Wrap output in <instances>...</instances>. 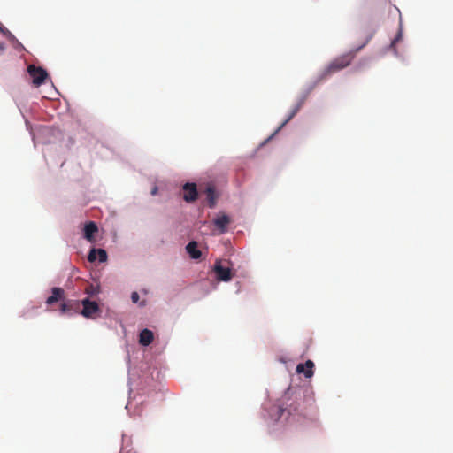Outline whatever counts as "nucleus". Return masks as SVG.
I'll return each instance as SVG.
<instances>
[{
    "mask_svg": "<svg viewBox=\"0 0 453 453\" xmlns=\"http://www.w3.org/2000/svg\"><path fill=\"white\" fill-rule=\"evenodd\" d=\"M373 33H369L366 35L365 42L359 47L351 50L350 51L342 54L334 58L333 61H331L325 70V74L330 75L349 66L352 60L354 59V58L356 57V54L370 42Z\"/></svg>",
    "mask_w": 453,
    "mask_h": 453,
    "instance_id": "f257e3e1",
    "label": "nucleus"
},
{
    "mask_svg": "<svg viewBox=\"0 0 453 453\" xmlns=\"http://www.w3.org/2000/svg\"><path fill=\"white\" fill-rule=\"evenodd\" d=\"M27 73L32 78V81L35 87H40L45 82L48 78V73L46 70L35 65H29L27 66Z\"/></svg>",
    "mask_w": 453,
    "mask_h": 453,
    "instance_id": "f03ea898",
    "label": "nucleus"
},
{
    "mask_svg": "<svg viewBox=\"0 0 453 453\" xmlns=\"http://www.w3.org/2000/svg\"><path fill=\"white\" fill-rule=\"evenodd\" d=\"M83 306L81 314L87 319H95L100 312L99 306L96 302L85 298L81 301Z\"/></svg>",
    "mask_w": 453,
    "mask_h": 453,
    "instance_id": "7ed1b4c3",
    "label": "nucleus"
},
{
    "mask_svg": "<svg viewBox=\"0 0 453 453\" xmlns=\"http://www.w3.org/2000/svg\"><path fill=\"white\" fill-rule=\"evenodd\" d=\"M214 272L217 279L221 281H229L233 278V273L229 267L222 265L220 261H217L214 265Z\"/></svg>",
    "mask_w": 453,
    "mask_h": 453,
    "instance_id": "20e7f679",
    "label": "nucleus"
},
{
    "mask_svg": "<svg viewBox=\"0 0 453 453\" xmlns=\"http://www.w3.org/2000/svg\"><path fill=\"white\" fill-rule=\"evenodd\" d=\"M198 192L195 183H186L183 186V199L187 203L195 202L197 199Z\"/></svg>",
    "mask_w": 453,
    "mask_h": 453,
    "instance_id": "39448f33",
    "label": "nucleus"
},
{
    "mask_svg": "<svg viewBox=\"0 0 453 453\" xmlns=\"http://www.w3.org/2000/svg\"><path fill=\"white\" fill-rule=\"evenodd\" d=\"M314 363L311 360H307L304 364H298L296 368V373H303L304 377L309 379L313 376Z\"/></svg>",
    "mask_w": 453,
    "mask_h": 453,
    "instance_id": "423d86ee",
    "label": "nucleus"
},
{
    "mask_svg": "<svg viewBox=\"0 0 453 453\" xmlns=\"http://www.w3.org/2000/svg\"><path fill=\"white\" fill-rule=\"evenodd\" d=\"M229 223L230 218L226 214H222L221 216H219L213 220V224L216 226V228L219 229V234H224L227 231V226Z\"/></svg>",
    "mask_w": 453,
    "mask_h": 453,
    "instance_id": "0eeeda50",
    "label": "nucleus"
},
{
    "mask_svg": "<svg viewBox=\"0 0 453 453\" xmlns=\"http://www.w3.org/2000/svg\"><path fill=\"white\" fill-rule=\"evenodd\" d=\"M65 299V291L61 288L55 287L51 289V296H49L46 300V303L48 305H52L53 303L58 301H64Z\"/></svg>",
    "mask_w": 453,
    "mask_h": 453,
    "instance_id": "6e6552de",
    "label": "nucleus"
},
{
    "mask_svg": "<svg viewBox=\"0 0 453 453\" xmlns=\"http://www.w3.org/2000/svg\"><path fill=\"white\" fill-rule=\"evenodd\" d=\"M80 307L79 302L75 300H66L63 301L60 305V312L62 314L69 313L73 311H77Z\"/></svg>",
    "mask_w": 453,
    "mask_h": 453,
    "instance_id": "1a4fd4ad",
    "label": "nucleus"
},
{
    "mask_svg": "<svg viewBox=\"0 0 453 453\" xmlns=\"http://www.w3.org/2000/svg\"><path fill=\"white\" fill-rule=\"evenodd\" d=\"M153 339H154V334H153L152 331H150L149 329H143L141 331L140 335H139L140 344H142L143 346H148L152 342Z\"/></svg>",
    "mask_w": 453,
    "mask_h": 453,
    "instance_id": "9d476101",
    "label": "nucleus"
},
{
    "mask_svg": "<svg viewBox=\"0 0 453 453\" xmlns=\"http://www.w3.org/2000/svg\"><path fill=\"white\" fill-rule=\"evenodd\" d=\"M98 228L95 222L90 221L85 225L84 227V237L88 241H92L94 234L97 232Z\"/></svg>",
    "mask_w": 453,
    "mask_h": 453,
    "instance_id": "9b49d317",
    "label": "nucleus"
},
{
    "mask_svg": "<svg viewBox=\"0 0 453 453\" xmlns=\"http://www.w3.org/2000/svg\"><path fill=\"white\" fill-rule=\"evenodd\" d=\"M187 252L193 259H199L202 256L201 251L197 249V242L195 241L190 242L186 246Z\"/></svg>",
    "mask_w": 453,
    "mask_h": 453,
    "instance_id": "f8f14e48",
    "label": "nucleus"
},
{
    "mask_svg": "<svg viewBox=\"0 0 453 453\" xmlns=\"http://www.w3.org/2000/svg\"><path fill=\"white\" fill-rule=\"evenodd\" d=\"M303 104V100L299 101L295 107L292 109L291 112L288 116V118L281 123V125L277 128V130L274 132L273 135L277 134L288 121H290L296 114L299 111L302 105Z\"/></svg>",
    "mask_w": 453,
    "mask_h": 453,
    "instance_id": "ddd939ff",
    "label": "nucleus"
},
{
    "mask_svg": "<svg viewBox=\"0 0 453 453\" xmlns=\"http://www.w3.org/2000/svg\"><path fill=\"white\" fill-rule=\"evenodd\" d=\"M205 193H206V196H207V200H208L210 208H213L216 204V200H217L214 187L211 186V185L207 186V188L205 189Z\"/></svg>",
    "mask_w": 453,
    "mask_h": 453,
    "instance_id": "4468645a",
    "label": "nucleus"
},
{
    "mask_svg": "<svg viewBox=\"0 0 453 453\" xmlns=\"http://www.w3.org/2000/svg\"><path fill=\"white\" fill-rule=\"evenodd\" d=\"M97 259L99 262H105L107 260V253L103 249H97Z\"/></svg>",
    "mask_w": 453,
    "mask_h": 453,
    "instance_id": "2eb2a0df",
    "label": "nucleus"
},
{
    "mask_svg": "<svg viewBox=\"0 0 453 453\" xmlns=\"http://www.w3.org/2000/svg\"><path fill=\"white\" fill-rule=\"evenodd\" d=\"M88 259L89 262H95L97 259V249H92L90 250Z\"/></svg>",
    "mask_w": 453,
    "mask_h": 453,
    "instance_id": "dca6fc26",
    "label": "nucleus"
},
{
    "mask_svg": "<svg viewBox=\"0 0 453 453\" xmlns=\"http://www.w3.org/2000/svg\"><path fill=\"white\" fill-rule=\"evenodd\" d=\"M0 32L7 38H14L13 35L0 23Z\"/></svg>",
    "mask_w": 453,
    "mask_h": 453,
    "instance_id": "f3484780",
    "label": "nucleus"
},
{
    "mask_svg": "<svg viewBox=\"0 0 453 453\" xmlns=\"http://www.w3.org/2000/svg\"><path fill=\"white\" fill-rule=\"evenodd\" d=\"M140 296H139V294L137 292H133L131 294V300L133 303H137L138 300H139Z\"/></svg>",
    "mask_w": 453,
    "mask_h": 453,
    "instance_id": "a211bd4d",
    "label": "nucleus"
},
{
    "mask_svg": "<svg viewBox=\"0 0 453 453\" xmlns=\"http://www.w3.org/2000/svg\"><path fill=\"white\" fill-rule=\"evenodd\" d=\"M401 38H402V31L400 30V31L397 33V35H396V36L395 37V39L393 40V42H392L391 45H392V46H394V45L395 44V42H398L399 40H401Z\"/></svg>",
    "mask_w": 453,
    "mask_h": 453,
    "instance_id": "6ab92c4d",
    "label": "nucleus"
},
{
    "mask_svg": "<svg viewBox=\"0 0 453 453\" xmlns=\"http://www.w3.org/2000/svg\"><path fill=\"white\" fill-rule=\"evenodd\" d=\"M86 292H87L88 294L92 295V294H94V293H95V289H94V288H93L92 286H90L89 288H88L86 289Z\"/></svg>",
    "mask_w": 453,
    "mask_h": 453,
    "instance_id": "aec40b11",
    "label": "nucleus"
},
{
    "mask_svg": "<svg viewBox=\"0 0 453 453\" xmlns=\"http://www.w3.org/2000/svg\"><path fill=\"white\" fill-rule=\"evenodd\" d=\"M4 50H5V44L4 42H0V55L3 54Z\"/></svg>",
    "mask_w": 453,
    "mask_h": 453,
    "instance_id": "412c9836",
    "label": "nucleus"
},
{
    "mask_svg": "<svg viewBox=\"0 0 453 453\" xmlns=\"http://www.w3.org/2000/svg\"><path fill=\"white\" fill-rule=\"evenodd\" d=\"M152 195H155L157 193V188H155L153 190H152Z\"/></svg>",
    "mask_w": 453,
    "mask_h": 453,
    "instance_id": "4be33fe9",
    "label": "nucleus"
}]
</instances>
